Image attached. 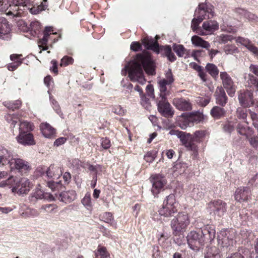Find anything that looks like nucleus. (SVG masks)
I'll return each mask as SVG.
<instances>
[{
	"mask_svg": "<svg viewBox=\"0 0 258 258\" xmlns=\"http://www.w3.org/2000/svg\"><path fill=\"white\" fill-rule=\"evenodd\" d=\"M203 20V17L198 18L197 17H195L192 20L191 27L194 31L198 32L199 25Z\"/></svg>",
	"mask_w": 258,
	"mask_h": 258,
	"instance_id": "nucleus-44",
	"label": "nucleus"
},
{
	"mask_svg": "<svg viewBox=\"0 0 258 258\" xmlns=\"http://www.w3.org/2000/svg\"><path fill=\"white\" fill-rule=\"evenodd\" d=\"M233 39V37L231 35L222 34L218 37V40L220 42L225 43L228 41H231Z\"/></svg>",
	"mask_w": 258,
	"mask_h": 258,
	"instance_id": "nucleus-55",
	"label": "nucleus"
},
{
	"mask_svg": "<svg viewBox=\"0 0 258 258\" xmlns=\"http://www.w3.org/2000/svg\"><path fill=\"white\" fill-rule=\"evenodd\" d=\"M19 177L14 176H10L8 179L2 180L0 182V187H9L12 188L13 191V188L16 186Z\"/></svg>",
	"mask_w": 258,
	"mask_h": 258,
	"instance_id": "nucleus-30",
	"label": "nucleus"
},
{
	"mask_svg": "<svg viewBox=\"0 0 258 258\" xmlns=\"http://www.w3.org/2000/svg\"><path fill=\"white\" fill-rule=\"evenodd\" d=\"M16 138L18 143L24 146H31L35 144L33 135L29 133H19Z\"/></svg>",
	"mask_w": 258,
	"mask_h": 258,
	"instance_id": "nucleus-17",
	"label": "nucleus"
},
{
	"mask_svg": "<svg viewBox=\"0 0 258 258\" xmlns=\"http://www.w3.org/2000/svg\"><path fill=\"white\" fill-rule=\"evenodd\" d=\"M186 238L189 247L194 251H198L200 247L204 244V235L202 232L198 233L195 231H191Z\"/></svg>",
	"mask_w": 258,
	"mask_h": 258,
	"instance_id": "nucleus-6",
	"label": "nucleus"
},
{
	"mask_svg": "<svg viewBox=\"0 0 258 258\" xmlns=\"http://www.w3.org/2000/svg\"><path fill=\"white\" fill-rule=\"evenodd\" d=\"M47 185L53 191L61 190L63 188L62 184L60 181L57 182L49 181L47 182Z\"/></svg>",
	"mask_w": 258,
	"mask_h": 258,
	"instance_id": "nucleus-41",
	"label": "nucleus"
},
{
	"mask_svg": "<svg viewBox=\"0 0 258 258\" xmlns=\"http://www.w3.org/2000/svg\"><path fill=\"white\" fill-rule=\"evenodd\" d=\"M169 134L176 136L187 150L192 151L196 156L198 155L199 148L196 144L192 142L190 134L172 129L169 131Z\"/></svg>",
	"mask_w": 258,
	"mask_h": 258,
	"instance_id": "nucleus-5",
	"label": "nucleus"
},
{
	"mask_svg": "<svg viewBox=\"0 0 258 258\" xmlns=\"http://www.w3.org/2000/svg\"><path fill=\"white\" fill-rule=\"evenodd\" d=\"M215 96L217 102L223 106L227 102V97L224 90L222 87H218L215 91Z\"/></svg>",
	"mask_w": 258,
	"mask_h": 258,
	"instance_id": "nucleus-31",
	"label": "nucleus"
},
{
	"mask_svg": "<svg viewBox=\"0 0 258 258\" xmlns=\"http://www.w3.org/2000/svg\"><path fill=\"white\" fill-rule=\"evenodd\" d=\"M101 146L105 149H108L110 147V140L107 138L102 139L101 141Z\"/></svg>",
	"mask_w": 258,
	"mask_h": 258,
	"instance_id": "nucleus-63",
	"label": "nucleus"
},
{
	"mask_svg": "<svg viewBox=\"0 0 258 258\" xmlns=\"http://www.w3.org/2000/svg\"><path fill=\"white\" fill-rule=\"evenodd\" d=\"M21 102L20 100L6 101L4 102L5 106L13 110L19 108L21 106Z\"/></svg>",
	"mask_w": 258,
	"mask_h": 258,
	"instance_id": "nucleus-37",
	"label": "nucleus"
},
{
	"mask_svg": "<svg viewBox=\"0 0 258 258\" xmlns=\"http://www.w3.org/2000/svg\"><path fill=\"white\" fill-rule=\"evenodd\" d=\"M223 129L225 132L230 133L234 130V126L231 122H227L224 125Z\"/></svg>",
	"mask_w": 258,
	"mask_h": 258,
	"instance_id": "nucleus-61",
	"label": "nucleus"
},
{
	"mask_svg": "<svg viewBox=\"0 0 258 258\" xmlns=\"http://www.w3.org/2000/svg\"><path fill=\"white\" fill-rule=\"evenodd\" d=\"M210 208L211 211L219 217L223 216L226 210V204L220 200L211 203L210 205Z\"/></svg>",
	"mask_w": 258,
	"mask_h": 258,
	"instance_id": "nucleus-18",
	"label": "nucleus"
},
{
	"mask_svg": "<svg viewBox=\"0 0 258 258\" xmlns=\"http://www.w3.org/2000/svg\"><path fill=\"white\" fill-rule=\"evenodd\" d=\"M111 111L112 112L119 115H123L125 113V110L119 105L113 106Z\"/></svg>",
	"mask_w": 258,
	"mask_h": 258,
	"instance_id": "nucleus-51",
	"label": "nucleus"
},
{
	"mask_svg": "<svg viewBox=\"0 0 258 258\" xmlns=\"http://www.w3.org/2000/svg\"><path fill=\"white\" fill-rule=\"evenodd\" d=\"M125 68H127L130 80L141 85L146 82L143 68L149 75L155 74L154 63L148 53L137 54L134 60L131 61Z\"/></svg>",
	"mask_w": 258,
	"mask_h": 258,
	"instance_id": "nucleus-1",
	"label": "nucleus"
},
{
	"mask_svg": "<svg viewBox=\"0 0 258 258\" xmlns=\"http://www.w3.org/2000/svg\"><path fill=\"white\" fill-rule=\"evenodd\" d=\"M140 97V103L143 107L146 109L149 110L151 107V104L150 99L147 97L145 94L142 95Z\"/></svg>",
	"mask_w": 258,
	"mask_h": 258,
	"instance_id": "nucleus-40",
	"label": "nucleus"
},
{
	"mask_svg": "<svg viewBox=\"0 0 258 258\" xmlns=\"http://www.w3.org/2000/svg\"><path fill=\"white\" fill-rule=\"evenodd\" d=\"M144 158L147 162L152 163L155 159V156L151 152H148L144 155Z\"/></svg>",
	"mask_w": 258,
	"mask_h": 258,
	"instance_id": "nucleus-60",
	"label": "nucleus"
},
{
	"mask_svg": "<svg viewBox=\"0 0 258 258\" xmlns=\"http://www.w3.org/2000/svg\"><path fill=\"white\" fill-rule=\"evenodd\" d=\"M204 119V115L203 113L200 112H196L191 114L185 121H183V123H182V120H179V125L183 130H185L188 126H189L188 122H192L193 123H198L202 121Z\"/></svg>",
	"mask_w": 258,
	"mask_h": 258,
	"instance_id": "nucleus-15",
	"label": "nucleus"
},
{
	"mask_svg": "<svg viewBox=\"0 0 258 258\" xmlns=\"http://www.w3.org/2000/svg\"><path fill=\"white\" fill-rule=\"evenodd\" d=\"M44 36L43 38L39 40L38 42L39 43V47L41 50L40 51V53L41 52L42 50H45L48 49V47L47 46H46L48 40V36L46 35V34H43Z\"/></svg>",
	"mask_w": 258,
	"mask_h": 258,
	"instance_id": "nucleus-42",
	"label": "nucleus"
},
{
	"mask_svg": "<svg viewBox=\"0 0 258 258\" xmlns=\"http://www.w3.org/2000/svg\"><path fill=\"white\" fill-rule=\"evenodd\" d=\"M206 136V132L203 130L196 131L191 136L192 142L197 144L203 142Z\"/></svg>",
	"mask_w": 258,
	"mask_h": 258,
	"instance_id": "nucleus-33",
	"label": "nucleus"
},
{
	"mask_svg": "<svg viewBox=\"0 0 258 258\" xmlns=\"http://www.w3.org/2000/svg\"><path fill=\"white\" fill-rule=\"evenodd\" d=\"M26 12V9L18 7L17 5L12 3L8 10L6 12L7 15H11L14 17H20L23 16L25 12Z\"/></svg>",
	"mask_w": 258,
	"mask_h": 258,
	"instance_id": "nucleus-21",
	"label": "nucleus"
},
{
	"mask_svg": "<svg viewBox=\"0 0 258 258\" xmlns=\"http://www.w3.org/2000/svg\"><path fill=\"white\" fill-rule=\"evenodd\" d=\"M11 4L10 0H0V11L6 13Z\"/></svg>",
	"mask_w": 258,
	"mask_h": 258,
	"instance_id": "nucleus-46",
	"label": "nucleus"
},
{
	"mask_svg": "<svg viewBox=\"0 0 258 258\" xmlns=\"http://www.w3.org/2000/svg\"><path fill=\"white\" fill-rule=\"evenodd\" d=\"M206 69L207 72L213 77H217L218 73L219 70L216 67L213 63H208L206 66Z\"/></svg>",
	"mask_w": 258,
	"mask_h": 258,
	"instance_id": "nucleus-38",
	"label": "nucleus"
},
{
	"mask_svg": "<svg viewBox=\"0 0 258 258\" xmlns=\"http://www.w3.org/2000/svg\"><path fill=\"white\" fill-rule=\"evenodd\" d=\"M96 258H106L109 256V254L106 251L105 247H99L95 252Z\"/></svg>",
	"mask_w": 258,
	"mask_h": 258,
	"instance_id": "nucleus-43",
	"label": "nucleus"
},
{
	"mask_svg": "<svg viewBox=\"0 0 258 258\" xmlns=\"http://www.w3.org/2000/svg\"><path fill=\"white\" fill-rule=\"evenodd\" d=\"M141 49L142 46L138 42H133L131 44V49L134 51H138Z\"/></svg>",
	"mask_w": 258,
	"mask_h": 258,
	"instance_id": "nucleus-59",
	"label": "nucleus"
},
{
	"mask_svg": "<svg viewBox=\"0 0 258 258\" xmlns=\"http://www.w3.org/2000/svg\"><path fill=\"white\" fill-rule=\"evenodd\" d=\"M191 43L196 47L209 49L210 47V43L204 40L203 38L197 35L193 36L191 38Z\"/></svg>",
	"mask_w": 258,
	"mask_h": 258,
	"instance_id": "nucleus-29",
	"label": "nucleus"
},
{
	"mask_svg": "<svg viewBox=\"0 0 258 258\" xmlns=\"http://www.w3.org/2000/svg\"><path fill=\"white\" fill-rule=\"evenodd\" d=\"M246 19H247L249 21L252 22H258V17L255 14L251 13L249 12H247L245 14V16L244 17Z\"/></svg>",
	"mask_w": 258,
	"mask_h": 258,
	"instance_id": "nucleus-56",
	"label": "nucleus"
},
{
	"mask_svg": "<svg viewBox=\"0 0 258 258\" xmlns=\"http://www.w3.org/2000/svg\"><path fill=\"white\" fill-rule=\"evenodd\" d=\"M224 51L226 54H232L237 53L238 49L233 45H227L224 47Z\"/></svg>",
	"mask_w": 258,
	"mask_h": 258,
	"instance_id": "nucleus-45",
	"label": "nucleus"
},
{
	"mask_svg": "<svg viewBox=\"0 0 258 258\" xmlns=\"http://www.w3.org/2000/svg\"><path fill=\"white\" fill-rule=\"evenodd\" d=\"M82 203L85 206L90 207L91 206V199L90 194H86V195L82 200Z\"/></svg>",
	"mask_w": 258,
	"mask_h": 258,
	"instance_id": "nucleus-57",
	"label": "nucleus"
},
{
	"mask_svg": "<svg viewBox=\"0 0 258 258\" xmlns=\"http://www.w3.org/2000/svg\"><path fill=\"white\" fill-rule=\"evenodd\" d=\"M74 62V59L72 57L65 56L61 59L60 65L61 67H66L69 64H72Z\"/></svg>",
	"mask_w": 258,
	"mask_h": 258,
	"instance_id": "nucleus-52",
	"label": "nucleus"
},
{
	"mask_svg": "<svg viewBox=\"0 0 258 258\" xmlns=\"http://www.w3.org/2000/svg\"><path fill=\"white\" fill-rule=\"evenodd\" d=\"M61 174V168L54 164L51 165L46 171V175L50 178L57 179Z\"/></svg>",
	"mask_w": 258,
	"mask_h": 258,
	"instance_id": "nucleus-25",
	"label": "nucleus"
},
{
	"mask_svg": "<svg viewBox=\"0 0 258 258\" xmlns=\"http://www.w3.org/2000/svg\"><path fill=\"white\" fill-rule=\"evenodd\" d=\"M22 55L17 54H13L10 55V59L13 61L12 63L8 64L7 68L10 71H14L20 66L22 63V60L20 58Z\"/></svg>",
	"mask_w": 258,
	"mask_h": 258,
	"instance_id": "nucleus-28",
	"label": "nucleus"
},
{
	"mask_svg": "<svg viewBox=\"0 0 258 258\" xmlns=\"http://www.w3.org/2000/svg\"><path fill=\"white\" fill-rule=\"evenodd\" d=\"M235 41L237 44L239 43L245 47L253 54L258 56V48L255 46L248 38L238 37L236 38Z\"/></svg>",
	"mask_w": 258,
	"mask_h": 258,
	"instance_id": "nucleus-19",
	"label": "nucleus"
},
{
	"mask_svg": "<svg viewBox=\"0 0 258 258\" xmlns=\"http://www.w3.org/2000/svg\"><path fill=\"white\" fill-rule=\"evenodd\" d=\"M12 3L22 9H24V8H25L26 9V11H27V8L29 9L27 6V0H12Z\"/></svg>",
	"mask_w": 258,
	"mask_h": 258,
	"instance_id": "nucleus-47",
	"label": "nucleus"
},
{
	"mask_svg": "<svg viewBox=\"0 0 258 258\" xmlns=\"http://www.w3.org/2000/svg\"><path fill=\"white\" fill-rule=\"evenodd\" d=\"M172 51V48L169 45L162 46L159 48V53L167 57Z\"/></svg>",
	"mask_w": 258,
	"mask_h": 258,
	"instance_id": "nucleus-50",
	"label": "nucleus"
},
{
	"mask_svg": "<svg viewBox=\"0 0 258 258\" xmlns=\"http://www.w3.org/2000/svg\"><path fill=\"white\" fill-rule=\"evenodd\" d=\"M147 95L153 99H155V95L154 93V88L151 83H149L146 88Z\"/></svg>",
	"mask_w": 258,
	"mask_h": 258,
	"instance_id": "nucleus-53",
	"label": "nucleus"
},
{
	"mask_svg": "<svg viewBox=\"0 0 258 258\" xmlns=\"http://www.w3.org/2000/svg\"><path fill=\"white\" fill-rule=\"evenodd\" d=\"M236 115L239 119H245L247 116L246 110L241 107L237 109Z\"/></svg>",
	"mask_w": 258,
	"mask_h": 258,
	"instance_id": "nucleus-54",
	"label": "nucleus"
},
{
	"mask_svg": "<svg viewBox=\"0 0 258 258\" xmlns=\"http://www.w3.org/2000/svg\"><path fill=\"white\" fill-rule=\"evenodd\" d=\"M178 203L176 201L174 195L171 194L167 196L163 201L162 207L159 209L158 212L160 216L169 217L176 213L178 211Z\"/></svg>",
	"mask_w": 258,
	"mask_h": 258,
	"instance_id": "nucleus-4",
	"label": "nucleus"
},
{
	"mask_svg": "<svg viewBox=\"0 0 258 258\" xmlns=\"http://www.w3.org/2000/svg\"><path fill=\"white\" fill-rule=\"evenodd\" d=\"M211 100L210 96L207 95L204 96H200L196 99V102L201 106H206Z\"/></svg>",
	"mask_w": 258,
	"mask_h": 258,
	"instance_id": "nucleus-39",
	"label": "nucleus"
},
{
	"mask_svg": "<svg viewBox=\"0 0 258 258\" xmlns=\"http://www.w3.org/2000/svg\"><path fill=\"white\" fill-rule=\"evenodd\" d=\"M219 29L218 23L214 20L206 21L203 23L202 29L197 32L200 35H211Z\"/></svg>",
	"mask_w": 258,
	"mask_h": 258,
	"instance_id": "nucleus-13",
	"label": "nucleus"
},
{
	"mask_svg": "<svg viewBox=\"0 0 258 258\" xmlns=\"http://www.w3.org/2000/svg\"><path fill=\"white\" fill-rule=\"evenodd\" d=\"M166 182L165 178L160 175H156L153 177L152 192L155 197L164 190Z\"/></svg>",
	"mask_w": 258,
	"mask_h": 258,
	"instance_id": "nucleus-12",
	"label": "nucleus"
},
{
	"mask_svg": "<svg viewBox=\"0 0 258 258\" xmlns=\"http://www.w3.org/2000/svg\"><path fill=\"white\" fill-rule=\"evenodd\" d=\"M19 133H28L34 129V125L32 123L26 120L20 121Z\"/></svg>",
	"mask_w": 258,
	"mask_h": 258,
	"instance_id": "nucleus-32",
	"label": "nucleus"
},
{
	"mask_svg": "<svg viewBox=\"0 0 258 258\" xmlns=\"http://www.w3.org/2000/svg\"><path fill=\"white\" fill-rule=\"evenodd\" d=\"M245 78L247 79V82L250 87L252 85L255 86L257 83H258V81L256 78L250 74L245 76Z\"/></svg>",
	"mask_w": 258,
	"mask_h": 258,
	"instance_id": "nucleus-49",
	"label": "nucleus"
},
{
	"mask_svg": "<svg viewBox=\"0 0 258 258\" xmlns=\"http://www.w3.org/2000/svg\"><path fill=\"white\" fill-rule=\"evenodd\" d=\"M158 88L159 90V97L162 100L166 99L167 96L169 94V92L167 90V85L170 84L165 82L164 80H159L157 82Z\"/></svg>",
	"mask_w": 258,
	"mask_h": 258,
	"instance_id": "nucleus-26",
	"label": "nucleus"
},
{
	"mask_svg": "<svg viewBox=\"0 0 258 258\" xmlns=\"http://www.w3.org/2000/svg\"><path fill=\"white\" fill-rule=\"evenodd\" d=\"M142 43L146 49L152 50L157 53H159L160 47L157 40L145 38L143 39Z\"/></svg>",
	"mask_w": 258,
	"mask_h": 258,
	"instance_id": "nucleus-24",
	"label": "nucleus"
},
{
	"mask_svg": "<svg viewBox=\"0 0 258 258\" xmlns=\"http://www.w3.org/2000/svg\"><path fill=\"white\" fill-rule=\"evenodd\" d=\"M11 31V26L8 21L5 18L0 17V38L4 39Z\"/></svg>",
	"mask_w": 258,
	"mask_h": 258,
	"instance_id": "nucleus-22",
	"label": "nucleus"
},
{
	"mask_svg": "<svg viewBox=\"0 0 258 258\" xmlns=\"http://www.w3.org/2000/svg\"><path fill=\"white\" fill-rule=\"evenodd\" d=\"M158 111L164 116L166 117H172L174 114L171 105L166 100L161 99L157 103Z\"/></svg>",
	"mask_w": 258,
	"mask_h": 258,
	"instance_id": "nucleus-14",
	"label": "nucleus"
},
{
	"mask_svg": "<svg viewBox=\"0 0 258 258\" xmlns=\"http://www.w3.org/2000/svg\"><path fill=\"white\" fill-rule=\"evenodd\" d=\"M235 200L240 204L248 203L251 200V193L248 187L240 186L237 188L234 194Z\"/></svg>",
	"mask_w": 258,
	"mask_h": 258,
	"instance_id": "nucleus-11",
	"label": "nucleus"
},
{
	"mask_svg": "<svg viewBox=\"0 0 258 258\" xmlns=\"http://www.w3.org/2000/svg\"><path fill=\"white\" fill-rule=\"evenodd\" d=\"M18 26L19 29L24 32L27 31L28 29V27L24 21H20L18 22Z\"/></svg>",
	"mask_w": 258,
	"mask_h": 258,
	"instance_id": "nucleus-62",
	"label": "nucleus"
},
{
	"mask_svg": "<svg viewBox=\"0 0 258 258\" xmlns=\"http://www.w3.org/2000/svg\"><path fill=\"white\" fill-rule=\"evenodd\" d=\"M160 80H164L165 82L169 84H171L173 83L174 79L171 72V69H168L165 74V78L161 79Z\"/></svg>",
	"mask_w": 258,
	"mask_h": 258,
	"instance_id": "nucleus-48",
	"label": "nucleus"
},
{
	"mask_svg": "<svg viewBox=\"0 0 258 258\" xmlns=\"http://www.w3.org/2000/svg\"><path fill=\"white\" fill-rule=\"evenodd\" d=\"M63 179L65 184H69L71 180V175L70 172H66L63 174Z\"/></svg>",
	"mask_w": 258,
	"mask_h": 258,
	"instance_id": "nucleus-64",
	"label": "nucleus"
},
{
	"mask_svg": "<svg viewBox=\"0 0 258 258\" xmlns=\"http://www.w3.org/2000/svg\"><path fill=\"white\" fill-rule=\"evenodd\" d=\"M173 104L176 108L182 111H189L192 109V105L189 100L184 98H175L173 100Z\"/></svg>",
	"mask_w": 258,
	"mask_h": 258,
	"instance_id": "nucleus-20",
	"label": "nucleus"
},
{
	"mask_svg": "<svg viewBox=\"0 0 258 258\" xmlns=\"http://www.w3.org/2000/svg\"><path fill=\"white\" fill-rule=\"evenodd\" d=\"M40 128L42 135L45 138H52L55 134V129L47 122L41 123Z\"/></svg>",
	"mask_w": 258,
	"mask_h": 258,
	"instance_id": "nucleus-23",
	"label": "nucleus"
},
{
	"mask_svg": "<svg viewBox=\"0 0 258 258\" xmlns=\"http://www.w3.org/2000/svg\"><path fill=\"white\" fill-rule=\"evenodd\" d=\"M234 232L227 230H222L218 235V244L222 247L232 246L234 243Z\"/></svg>",
	"mask_w": 258,
	"mask_h": 258,
	"instance_id": "nucleus-7",
	"label": "nucleus"
},
{
	"mask_svg": "<svg viewBox=\"0 0 258 258\" xmlns=\"http://www.w3.org/2000/svg\"><path fill=\"white\" fill-rule=\"evenodd\" d=\"M5 118L7 122L9 123L10 126L12 127H14L19 120L18 115L15 114H7L5 116Z\"/></svg>",
	"mask_w": 258,
	"mask_h": 258,
	"instance_id": "nucleus-34",
	"label": "nucleus"
},
{
	"mask_svg": "<svg viewBox=\"0 0 258 258\" xmlns=\"http://www.w3.org/2000/svg\"><path fill=\"white\" fill-rule=\"evenodd\" d=\"M32 187L29 180L25 177L19 178L16 186L13 188V192L21 196L27 194Z\"/></svg>",
	"mask_w": 258,
	"mask_h": 258,
	"instance_id": "nucleus-9",
	"label": "nucleus"
},
{
	"mask_svg": "<svg viewBox=\"0 0 258 258\" xmlns=\"http://www.w3.org/2000/svg\"><path fill=\"white\" fill-rule=\"evenodd\" d=\"M33 197L37 199H42L44 198V193L42 190L39 188H36L33 194Z\"/></svg>",
	"mask_w": 258,
	"mask_h": 258,
	"instance_id": "nucleus-58",
	"label": "nucleus"
},
{
	"mask_svg": "<svg viewBox=\"0 0 258 258\" xmlns=\"http://www.w3.org/2000/svg\"><path fill=\"white\" fill-rule=\"evenodd\" d=\"M0 155V166L9 169L10 171L14 170H28L30 166L27 162L19 158H15L13 155L8 150L3 149L1 150Z\"/></svg>",
	"mask_w": 258,
	"mask_h": 258,
	"instance_id": "nucleus-2",
	"label": "nucleus"
},
{
	"mask_svg": "<svg viewBox=\"0 0 258 258\" xmlns=\"http://www.w3.org/2000/svg\"><path fill=\"white\" fill-rule=\"evenodd\" d=\"M213 7L209 3L200 4L199 7L195 11V16L200 18L203 17V20L210 19L214 16Z\"/></svg>",
	"mask_w": 258,
	"mask_h": 258,
	"instance_id": "nucleus-10",
	"label": "nucleus"
},
{
	"mask_svg": "<svg viewBox=\"0 0 258 258\" xmlns=\"http://www.w3.org/2000/svg\"><path fill=\"white\" fill-rule=\"evenodd\" d=\"M225 113V110L218 106L214 107L211 110V114L215 118L221 117L224 115Z\"/></svg>",
	"mask_w": 258,
	"mask_h": 258,
	"instance_id": "nucleus-35",
	"label": "nucleus"
},
{
	"mask_svg": "<svg viewBox=\"0 0 258 258\" xmlns=\"http://www.w3.org/2000/svg\"><path fill=\"white\" fill-rule=\"evenodd\" d=\"M190 224L188 214L184 212L178 213L170 222L173 234L175 236L182 234Z\"/></svg>",
	"mask_w": 258,
	"mask_h": 258,
	"instance_id": "nucleus-3",
	"label": "nucleus"
},
{
	"mask_svg": "<svg viewBox=\"0 0 258 258\" xmlns=\"http://www.w3.org/2000/svg\"><path fill=\"white\" fill-rule=\"evenodd\" d=\"M220 77L223 87L225 89L228 94L230 96L233 97L235 94L236 87L231 77L226 72H220Z\"/></svg>",
	"mask_w": 258,
	"mask_h": 258,
	"instance_id": "nucleus-8",
	"label": "nucleus"
},
{
	"mask_svg": "<svg viewBox=\"0 0 258 258\" xmlns=\"http://www.w3.org/2000/svg\"><path fill=\"white\" fill-rule=\"evenodd\" d=\"M238 100L243 107H248L253 104L252 93L250 91H240L238 94Z\"/></svg>",
	"mask_w": 258,
	"mask_h": 258,
	"instance_id": "nucleus-16",
	"label": "nucleus"
},
{
	"mask_svg": "<svg viewBox=\"0 0 258 258\" xmlns=\"http://www.w3.org/2000/svg\"><path fill=\"white\" fill-rule=\"evenodd\" d=\"M60 201L66 203H70L77 197V194L74 190L62 192L60 194Z\"/></svg>",
	"mask_w": 258,
	"mask_h": 258,
	"instance_id": "nucleus-27",
	"label": "nucleus"
},
{
	"mask_svg": "<svg viewBox=\"0 0 258 258\" xmlns=\"http://www.w3.org/2000/svg\"><path fill=\"white\" fill-rule=\"evenodd\" d=\"M173 49L179 57H183L186 53V49L181 44H173Z\"/></svg>",
	"mask_w": 258,
	"mask_h": 258,
	"instance_id": "nucleus-36",
	"label": "nucleus"
}]
</instances>
